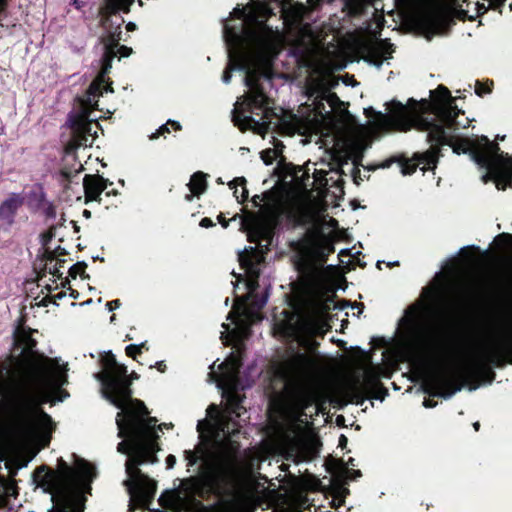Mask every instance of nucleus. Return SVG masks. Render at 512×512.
Here are the masks:
<instances>
[{
    "label": "nucleus",
    "instance_id": "obj_38",
    "mask_svg": "<svg viewBox=\"0 0 512 512\" xmlns=\"http://www.w3.org/2000/svg\"><path fill=\"white\" fill-rule=\"evenodd\" d=\"M241 282H242V279L240 277L237 278L236 283L234 284V286L238 287Z\"/></svg>",
    "mask_w": 512,
    "mask_h": 512
},
{
    "label": "nucleus",
    "instance_id": "obj_46",
    "mask_svg": "<svg viewBox=\"0 0 512 512\" xmlns=\"http://www.w3.org/2000/svg\"><path fill=\"white\" fill-rule=\"evenodd\" d=\"M481 89H482V88L476 89V93H477L478 95H481V94H482V90H481Z\"/></svg>",
    "mask_w": 512,
    "mask_h": 512
},
{
    "label": "nucleus",
    "instance_id": "obj_11",
    "mask_svg": "<svg viewBox=\"0 0 512 512\" xmlns=\"http://www.w3.org/2000/svg\"><path fill=\"white\" fill-rule=\"evenodd\" d=\"M330 86V79L327 76L310 79L306 87V95L310 103L307 102L298 114L282 118V129L289 134H306L324 124L340 101L330 91Z\"/></svg>",
    "mask_w": 512,
    "mask_h": 512
},
{
    "label": "nucleus",
    "instance_id": "obj_26",
    "mask_svg": "<svg viewBox=\"0 0 512 512\" xmlns=\"http://www.w3.org/2000/svg\"><path fill=\"white\" fill-rule=\"evenodd\" d=\"M170 129L168 127V123L162 124L154 133L151 134L150 138L152 140L158 139L161 135H165L169 133Z\"/></svg>",
    "mask_w": 512,
    "mask_h": 512
},
{
    "label": "nucleus",
    "instance_id": "obj_40",
    "mask_svg": "<svg viewBox=\"0 0 512 512\" xmlns=\"http://www.w3.org/2000/svg\"><path fill=\"white\" fill-rule=\"evenodd\" d=\"M83 169H84L83 164L80 163L79 167L76 169V172L78 173V172L82 171Z\"/></svg>",
    "mask_w": 512,
    "mask_h": 512
},
{
    "label": "nucleus",
    "instance_id": "obj_36",
    "mask_svg": "<svg viewBox=\"0 0 512 512\" xmlns=\"http://www.w3.org/2000/svg\"><path fill=\"white\" fill-rule=\"evenodd\" d=\"M346 442H347L346 437H345V436H343V435H341L340 440H339L340 445H343V444H345Z\"/></svg>",
    "mask_w": 512,
    "mask_h": 512
},
{
    "label": "nucleus",
    "instance_id": "obj_42",
    "mask_svg": "<svg viewBox=\"0 0 512 512\" xmlns=\"http://www.w3.org/2000/svg\"><path fill=\"white\" fill-rule=\"evenodd\" d=\"M83 214L85 217H90V212L88 210H84Z\"/></svg>",
    "mask_w": 512,
    "mask_h": 512
},
{
    "label": "nucleus",
    "instance_id": "obj_51",
    "mask_svg": "<svg viewBox=\"0 0 512 512\" xmlns=\"http://www.w3.org/2000/svg\"><path fill=\"white\" fill-rule=\"evenodd\" d=\"M370 109H371V108H369V109H365V112H366V113H368V111H369ZM367 115L369 116V114H367Z\"/></svg>",
    "mask_w": 512,
    "mask_h": 512
},
{
    "label": "nucleus",
    "instance_id": "obj_39",
    "mask_svg": "<svg viewBox=\"0 0 512 512\" xmlns=\"http://www.w3.org/2000/svg\"><path fill=\"white\" fill-rule=\"evenodd\" d=\"M26 465H27L26 463L25 464H20V465L17 466L16 470H21V469L25 468Z\"/></svg>",
    "mask_w": 512,
    "mask_h": 512
},
{
    "label": "nucleus",
    "instance_id": "obj_9",
    "mask_svg": "<svg viewBox=\"0 0 512 512\" xmlns=\"http://www.w3.org/2000/svg\"><path fill=\"white\" fill-rule=\"evenodd\" d=\"M96 478L95 467L83 459L73 465L61 461L56 472L39 467L32 475V482L51 495L54 505L47 512H83L85 494L90 492L91 483Z\"/></svg>",
    "mask_w": 512,
    "mask_h": 512
},
{
    "label": "nucleus",
    "instance_id": "obj_30",
    "mask_svg": "<svg viewBox=\"0 0 512 512\" xmlns=\"http://www.w3.org/2000/svg\"><path fill=\"white\" fill-rule=\"evenodd\" d=\"M166 464L169 469L174 468V466L176 465V457L174 455L168 456Z\"/></svg>",
    "mask_w": 512,
    "mask_h": 512
},
{
    "label": "nucleus",
    "instance_id": "obj_49",
    "mask_svg": "<svg viewBox=\"0 0 512 512\" xmlns=\"http://www.w3.org/2000/svg\"><path fill=\"white\" fill-rule=\"evenodd\" d=\"M380 167H382V168L388 167V164H382Z\"/></svg>",
    "mask_w": 512,
    "mask_h": 512
},
{
    "label": "nucleus",
    "instance_id": "obj_20",
    "mask_svg": "<svg viewBox=\"0 0 512 512\" xmlns=\"http://www.w3.org/2000/svg\"><path fill=\"white\" fill-rule=\"evenodd\" d=\"M244 178H236L229 183L230 189L234 190V196L239 203L244 202L248 197V190L245 187Z\"/></svg>",
    "mask_w": 512,
    "mask_h": 512
},
{
    "label": "nucleus",
    "instance_id": "obj_47",
    "mask_svg": "<svg viewBox=\"0 0 512 512\" xmlns=\"http://www.w3.org/2000/svg\"><path fill=\"white\" fill-rule=\"evenodd\" d=\"M229 302H230V301H229V299H226V300H225V303H224V304H225V306H228V305H229Z\"/></svg>",
    "mask_w": 512,
    "mask_h": 512
},
{
    "label": "nucleus",
    "instance_id": "obj_15",
    "mask_svg": "<svg viewBox=\"0 0 512 512\" xmlns=\"http://www.w3.org/2000/svg\"><path fill=\"white\" fill-rule=\"evenodd\" d=\"M86 203L98 201L107 188L106 180L101 176L86 175L83 179Z\"/></svg>",
    "mask_w": 512,
    "mask_h": 512
},
{
    "label": "nucleus",
    "instance_id": "obj_2",
    "mask_svg": "<svg viewBox=\"0 0 512 512\" xmlns=\"http://www.w3.org/2000/svg\"><path fill=\"white\" fill-rule=\"evenodd\" d=\"M9 361L0 365V415L6 418L5 437L18 448H44L55 429L45 403H62L69 393L68 362L38 353L31 332L18 327L13 333Z\"/></svg>",
    "mask_w": 512,
    "mask_h": 512
},
{
    "label": "nucleus",
    "instance_id": "obj_29",
    "mask_svg": "<svg viewBox=\"0 0 512 512\" xmlns=\"http://www.w3.org/2000/svg\"><path fill=\"white\" fill-rule=\"evenodd\" d=\"M200 226L203 227V228H209V227L214 226V223H213V221L210 218H203L200 221Z\"/></svg>",
    "mask_w": 512,
    "mask_h": 512
},
{
    "label": "nucleus",
    "instance_id": "obj_14",
    "mask_svg": "<svg viewBox=\"0 0 512 512\" xmlns=\"http://www.w3.org/2000/svg\"><path fill=\"white\" fill-rule=\"evenodd\" d=\"M393 52L391 43L386 40H376L368 45L362 59L370 66L380 69L385 63L389 64Z\"/></svg>",
    "mask_w": 512,
    "mask_h": 512
},
{
    "label": "nucleus",
    "instance_id": "obj_48",
    "mask_svg": "<svg viewBox=\"0 0 512 512\" xmlns=\"http://www.w3.org/2000/svg\"><path fill=\"white\" fill-rule=\"evenodd\" d=\"M352 0H346V4L350 5Z\"/></svg>",
    "mask_w": 512,
    "mask_h": 512
},
{
    "label": "nucleus",
    "instance_id": "obj_24",
    "mask_svg": "<svg viewBox=\"0 0 512 512\" xmlns=\"http://www.w3.org/2000/svg\"><path fill=\"white\" fill-rule=\"evenodd\" d=\"M21 203L20 198L7 199L1 206L2 211H13Z\"/></svg>",
    "mask_w": 512,
    "mask_h": 512
},
{
    "label": "nucleus",
    "instance_id": "obj_27",
    "mask_svg": "<svg viewBox=\"0 0 512 512\" xmlns=\"http://www.w3.org/2000/svg\"><path fill=\"white\" fill-rule=\"evenodd\" d=\"M378 378V375L372 370V369H366L364 371V379L368 383H372L376 381Z\"/></svg>",
    "mask_w": 512,
    "mask_h": 512
},
{
    "label": "nucleus",
    "instance_id": "obj_18",
    "mask_svg": "<svg viewBox=\"0 0 512 512\" xmlns=\"http://www.w3.org/2000/svg\"><path fill=\"white\" fill-rule=\"evenodd\" d=\"M2 460L0 457V461ZM16 495L17 491L14 481L0 477V507L6 504L9 497H15Z\"/></svg>",
    "mask_w": 512,
    "mask_h": 512
},
{
    "label": "nucleus",
    "instance_id": "obj_8",
    "mask_svg": "<svg viewBox=\"0 0 512 512\" xmlns=\"http://www.w3.org/2000/svg\"><path fill=\"white\" fill-rule=\"evenodd\" d=\"M295 265L307 294V304L300 311L283 312L285 318L278 326L284 334L304 343L308 337L324 334L329 329L328 312L335 308L331 296L335 286L315 252H302Z\"/></svg>",
    "mask_w": 512,
    "mask_h": 512
},
{
    "label": "nucleus",
    "instance_id": "obj_41",
    "mask_svg": "<svg viewBox=\"0 0 512 512\" xmlns=\"http://www.w3.org/2000/svg\"><path fill=\"white\" fill-rule=\"evenodd\" d=\"M479 426H480L479 422H475V423L473 424V427H474V429H475L476 431L479 429Z\"/></svg>",
    "mask_w": 512,
    "mask_h": 512
},
{
    "label": "nucleus",
    "instance_id": "obj_33",
    "mask_svg": "<svg viewBox=\"0 0 512 512\" xmlns=\"http://www.w3.org/2000/svg\"><path fill=\"white\" fill-rule=\"evenodd\" d=\"M156 366L158 368L159 371L161 372H164L165 371V368H166V365L164 364L163 361H160V362H157L156 363Z\"/></svg>",
    "mask_w": 512,
    "mask_h": 512
},
{
    "label": "nucleus",
    "instance_id": "obj_34",
    "mask_svg": "<svg viewBox=\"0 0 512 512\" xmlns=\"http://www.w3.org/2000/svg\"><path fill=\"white\" fill-rule=\"evenodd\" d=\"M126 27L128 31H134L137 28V25L135 22H129Z\"/></svg>",
    "mask_w": 512,
    "mask_h": 512
},
{
    "label": "nucleus",
    "instance_id": "obj_50",
    "mask_svg": "<svg viewBox=\"0 0 512 512\" xmlns=\"http://www.w3.org/2000/svg\"><path fill=\"white\" fill-rule=\"evenodd\" d=\"M70 224L76 227V223L74 221H71Z\"/></svg>",
    "mask_w": 512,
    "mask_h": 512
},
{
    "label": "nucleus",
    "instance_id": "obj_22",
    "mask_svg": "<svg viewBox=\"0 0 512 512\" xmlns=\"http://www.w3.org/2000/svg\"><path fill=\"white\" fill-rule=\"evenodd\" d=\"M143 346H144V342L131 343V344L127 345L125 348L126 354L132 358H136V356L141 353V349Z\"/></svg>",
    "mask_w": 512,
    "mask_h": 512
},
{
    "label": "nucleus",
    "instance_id": "obj_10",
    "mask_svg": "<svg viewBox=\"0 0 512 512\" xmlns=\"http://www.w3.org/2000/svg\"><path fill=\"white\" fill-rule=\"evenodd\" d=\"M132 49L119 45L116 41L110 40L105 44V55L100 73L91 83L84 98L80 99V111L71 118L73 137L70 141L67 153L79 148L92 147L98 137L100 116L95 114L99 108V97L105 93H113V88L106 83L105 76L111 71L115 58L119 60L128 58Z\"/></svg>",
    "mask_w": 512,
    "mask_h": 512
},
{
    "label": "nucleus",
    "instance_id": "obj_6",
    "mask_svg": "<svg viewBox=\"0 0 512 512\" xmlns=\"http://www.w3.org/2000/svg\"><path fill=\"white\" fill-rule=\"evenodd\" d=\"M429 106L438 117L437 120H421L422 130L427 133L430 149L425 153L415 155V163H405L400 166L403 175L412 174L416 167L422 171L436 167L440 147L452 148L454 154H469L471 159L484 170L482 181H493L497 189L504 190L512 181V158L500 151L497 144L487 137L457 141L454 121L460 110L454 105V99L444 86L430 91Z\"/></svg>",
    "mask_w": 512,
    "mask_h": 512
},
{
    "label": "nucleus",
    "instance_id": "obj_45",
    "mask_svg": "<svg viewBox=\"0 0 512 512\" xmlns=\"http://www.w3.org/2000/svg\"><path fill=\"white\" fill-rule=\"evenodd\" d=\"M5 468L9 471H11V466L8 463H5Z\"/></svg>",
    "mask_w": 512,
    "mask_h": 512
},
{
    "label": "nucleus",
    "instance_id": "obj_43",
    "mask_svg": "<svg viewBox=\"0 0 512 512\" xmlns=\"http://www.w3.org/2000/svg\"><path fill=\"white\" fill-rule=\"evenodd\" d=\"M337 70H341V69H344L345 68V65H338L337 67H335Z\"/></svg>",
    "mask_w": 512,
    "mask_h": 512
},
{
    "label": "nucleus",
    "instance_id": "obj_13",
    "mask_svg": "<svg viewBox=\"0 0 512 512\" xmlns=\"http://www.w3.org/2000/svg\"><path fill=\"white\" fill-rule=\"evenodd\" d=\"M329 471L332 474L331 487L334 493V501L337 505L343 503V498L347 493L345 482L359 475V471L354 470V459L350 458L347 462L339 459H333L329 463Z\"/></svg>",
    "mask_w": 512,
    "mask_h": 512
},
{
    "label": "nucleus",
    "instance_id": "obj_12",
    "mask_svg": "<svg viewBox=\"0 0 512 512\" xmlns=\"http://www.w3.org/2000/svg\"><path fill=\"white\" fill-rule=\"evenodd\" d=\"M400 337L411 348L432 351L438 341L432 328L424 319L423 308L420 305L411 306L400 321Z\"/></svg>",
    "mask_w": 512,
    "mask_h": 512
},
{
    "label": "nucleus",
    "instance_id": "obj_35",
    "mask_svg": "<svg viewBox=\"0 0 512 512\" xmlns=\"http://www.w3.org/2000/svg\"><path fill=\"white\" fill-rule=\"evenodd\" d=\"M53 235H54V234L52 233V231H51V230H50V231H48V232L43 236V238H44V244H46L47 239L52 238V236H53Z\"/></svg>",
    "mask_w": 512,
    "mask_h": 512
},
{
    "label": "nucleus",
    "instance_id": "obj_28",
    "mask_svg": "<svg viewBox=\"0 0 512 512\" xmlns=\"http://www.w3.org/2000/svg\"><path fill=\"white\" fill-rule=\"evenodd\" d=\"M120 306L121 303L119 300H114L106 304V308L109 312H112L114 309H118Z\"/></svg>",
    "mask_w": 512,
    "mask_h": 512
},
{
    "label": "nucleus",
    "instance_id": "obj_3",
    "mask_svg": "<svg viewBox=\"0 0 512 512\" xmlns=\"http://www.w3.org/2000/svg\"><path fill=\"white\" fill-rule=\"evenodd\" d=\"M233 19L224 28L223 37L228 48V67L223 73L222 82L231 83L232 73H244L247 92L239 97L234 105L233 121L241 130L250 129L265 137L268 125L241 113L252 107L265 106L267 97L260 89V76L271 79L270 66L280 52L285 41L299 47L301 52L312 55L320 50L317 35L308 24L299 25L284 36L278 29H272L257 19L254 7L237 6Z\"/></svg>",
    "mask_w": 512,
    "mask_h": 512
},
{
    "label": "nucleus",
    "instance_id": "obj_19",
    "mask_svg": "<svg viewBox=\"0 0 512 512\" xmlns=\"http://www.w3.org/2000/svg\"><path fill=\"white\" fill-rule=\"evenodd\" d=\"M45 270L54 278L60 279L66 270L65 259H56L49 256L45 263Z\"/></svg>",
    "mask_w": 512,
    "mask_h": 512
},
{
    "label": "nucleus",
    "instance_id": "obj_5",
    "mask_svg": "<svg viewBox=\"0 0 512 512\" xmlns=\"http://www.w3.org/2000/svg\"><path fill=\"white\" fill-rule=\"evenodd\" d=\"M279 373L284 392L271 402L277 414L273 420L279 437L276 449L294 464L310 462L316 453V441L309 433L312 416L324 414L329 391L316 356L297 354L286 361Z\"/></svg>",
    "mask_w": 512,
    "mask_h": 512
},
{
    "label": "nucleus",
    "instance_id": "obj_1",
    "mask_svg": "<svg viewBox=\"0 0 512 512\" xmlns=\"http://www.w3.org/2000/svg\"><path fill=\"white\" fill-rule=\"evenodd\" d=\"M416 111L399 101H391L386 104V112H377L376 115L364 125L357 126L339 149H335L331 155V162L307 163L304 168H299L295 173L293 183H283L267 192L264 196V204L254 214L244 211L243 214L234 215L225 220L218 217L223 228H227L230 222L239 221L241 230L247 233L250 241L260 242L258 247H249L239 254V261L245 273L244 283L249 291L245 297H238L232 310L227 315L228 323H223L221 339L226 344H235L241 341L249 331L250 325L259 320L254 308H262L268 301L265 294L260 302L247 301L252 299V293L257 288V279L260 274L259 265L264 260V254L272 242L273 230L278 217L289 214L300 218H314L325 210V193L327 186L341 188L342 175H346L345 166L349 165V173L356 181L358 166L365 151L370 147L371 139L378 131L389 129H407L410 127L411 114ZM255 206H259L263 199L254 196Z\"/></svg>",
    "mask_w": 512,
    "mask_h": 512
},
{
    "label": "nucleus",
    "instance_id": "obj_44",
    "mask_svg": "<svg viewBox=\"0 0 512 512\" xmlns=\"http://www.w3.org/2000/svg\"><path fill=\"white\" fill-rule=\"evenodd\" d=\"M240 151H242L243 153H246V152H248V151H249V149H248V148H244V147H242V148H240Z\"/></svg>",
    "mask_w": 512,
    "mask_h": 512
},
{
    "label": "nucleus",
    "instance_id": "obj_31",
    "mask_svg": "<svg viewBox=\"0 0 512 512\" xmlns=\"http://www.w3.org/2000/svg\"><path fill=\"white\" fill-rule=\"evenodd\" d=\"M436 405H437V403L432 401L431 399H425L423 401V406L425 408H434V407H436Z\"/></svg>",
    "mask_w": 512,
    "mask_h": 512
},
{
    "label": "nucleus",
    "instance_id": "obj_23",
    "mask_svg": "<svg viewBox=\"0 0 512 512\" xmlns=\"http://www.w3.org/2000/svg\"><path fill=\"white\" fill-rule=\"evenodd\" d=\"M305 11H306V7L303 4H295L291 8L293 21L296 22V21L300 20L302 18L303 14L305 13Z\"/></svg>",
    "mask_w": 512,
    "mask_h": 512
},
{
    "label": "nucleus",
    "instance_id": "obj_16",
    "mask_svg": "<svg viewBox=\"0 0 512 512\" xmlns=\"http://www.w3.org/2000/svg\"><path fill=\"white\" fill-rule=\"evenodd\" d=\"M139 4L142 6L143 1L138 0ZM134 0H105L104 6L100 9V15L102 16V23L104 24L108 20V16L110 14L116 13L118 11L128 12L130 10L131 5Z\"/></svg>",
    "mask_w": 512,
    "mask_h": 512
},
{
    "label": "nucleus",
    "instance_id": "obj_37",
    "mask_svg": "<svg viewBox=\"0 0 512 512\" xmlns=\"http://www.w3.org/2000/svg\"><path fill=\"white\" fill-rule=\"evenodd\" d=\"M74 4L76 5L77 8H81V6H82V3L79 0H75Z\"/></svg>",
    "mask_w": 512,
    "mask_h": 512
},
{
    "label": "nucleus",
    "instance_id": "obj_4",
    "mask_svg": "<svg viewBox=\"0 0 512 512\" xmlns=\"http://www.w3.org/2000/svg\"><path fill=\"white\" fill-rule=\"evenodd\" d=\"M103 365V371L95 378L102 384L103 397L120 409L116 424L118 436L123 440L118 444L117 451L128 456L124 483L130 495V510L134 511L136 507L149 509L157 482L141 473L139 466L157 461L155 453L159 447L156 440L163 427L167 428L168 425H156L155 418H145L148 411L144 403L131 398L127 368L116 361L111 351L104 356Z\"/></svg>",
    "mask_w": 512,
    "mask_h": 512
},
{
    "label": "nucleus",
    "instance_id": "obj_7",
    "mask_svg": "<svg viewBox=\"0 0 512 512\" xmlns=\"http://www.w3.org/2000/svg\"><path fill=\"white\" fill-rule=\"evenodd\" d=\"M496 334L491 345L483 352L471 347H462L454 351L448 367L438 373L427 384L426 393L445 400L466 388L469 392L476 391L480 385H470L469 382L478 378L488 364L499 366L508 361V352L512 344V303L503 309ZM512 363V359L509 360Z\"/></svg>",
    "mask_w": 512,
    "mask_h": 512
},
{
    "label": "nucleus",
    "instance_id": "obj_32",
    "mask_svg": "<svg viewBox=\"0 0 512 512\" xmlns=\"http://www.w3.org/2000/svg\"><path fill=\"white\" fill-rule=\"evenodd\" d=\"M169 122H171V124L174 127V129H176V130H180L181 129V124H180L179 121L169 120Z\"/></svg>",
    "mask_w": 512,
    "mask_h": 512
},
{
    "label": "nucleus",
    "instance_id": "obj_25",
    "mask_svg": "<svg viewBox=\"0 0 512 512\" xmlns=\"http://www.w3.org/2000/svg\"><path fill=\"white\" fill-rule=\"evenodd\" d=\"M85 267H86V264L84 262H77L74 265L70 266L69 274L73 278H76L77 275H79L82 272H84Z\"/></svg>",
    "mask_w": 512,
    "mask_h": 512
},
{
    "label": "nucleus",
    "instance_id": "obj_17",
    "mask_svg": "<svg viewBox=\"0 0 512 512\" xmlns=\"http://www.w3.org/2000/svg\"><path fill=\"white\" fill-rule=\"evenodd\" d=\"M190 195H187L185 199L192 201L193 197H199L204 194L207 190V174L203 172H196L191 176L189 183L187 184Z\"/></svg>",
    "mask_w": 512,
    "mask_h": 512
},
{
    "label": "nucleus",
    "instance_id": "obj_21",
    "mask_svg": "<svg viewBox=\"0 0 512 512\" xmlns=\"http://www.w3.org/2000/svg\"><path fill=\"white\" fill-rule=\"evenodd\" d=\"M281 148L277 145L273 149H266L261 152V159L266 165L272 164L280 155Z\"/></svg>",
    "mask_w": 512,
    "mask_h": 512
}]
</instances>
